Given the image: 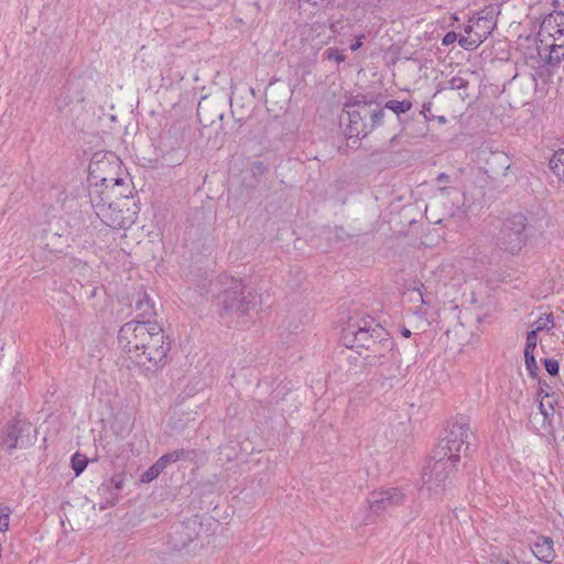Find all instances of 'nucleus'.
<instances>
[{"label": "nucleus", "mask_w": 564, "mask_h": 564, "mask_svg": "<svg viewBox=\"0 0 564 564\" xmlns=\"http://www.w3.org/2000/svg\"><path fill=\"white\" fill-rule=\"evenodd\" d=\"M497 15L498 12L495 6L481 9L469 19L468 24L464 29L465 33H473L482 43L497 26Z\"/></svg>", "instance_id": "14"}, {"label": "nucleus", "mask_w": 564, "mask_h": 564, "mask_svg": "<svg viewBox=\"0 0 564 564\" xmlns=\"http://www.w3.org/2000/svg\"><path fill=\"white\" fill-rule=\"evenodd\" d=\"M553 327H554L553 314L549 313V314H545L544 316L539 317L534 322V329L533 330L539 333V332H542V330H550Z\"/></svg>", "instance_id": "29"}, {"label": "nucleus", "mask_w": 564, "mask_h": 564, "mask_svg": "<svg viewBox=\"0 0 564 564\" xmlns=\"http://www.w3.org/2000/svg\"><path fill=\"white\" fill-rule=\"evenodd\" d=\"M534 556L544 563H551L555 557L553 541L546 536H540L531 547Z\"/></svg>", "instance_id": "19"}, {"label": "nucleus", "mask_w": 564, "mask_h": 564, "mask_svg": "<svg viewBox=\"0 0 564 564\" xmlns=\"http://www.w3.org/2000/svg\"><path fill=\"white\" fill-rule=\"evenodd\" d=\"M196 521H187L175 525L169 536V545L174 551L186 549L197 538Z\"/></svg>", "instance_id": "16"}, {"label": "nucleus", "mask_w": 564, "mask_h": 564, "mask_svg": "<svg viewBox=\"0 0 564 564\" xmlns=\"http://www.w3.org/2000/svg\"><path fill=\"white\" fill-rule=\"evenodd\" d=\"M510 167V159L505 152H490L485 162V172L492 178L506 175Z\"/></svg>", "instance_id": "18"}, {"label": "nucleus", "mask_w": 564, "mask_h": 564, "mask_svg": "<svg viewBox=\"0 0 564 564\" xmlns=\"http://www.w3.org/2000/svg\"><path fill=\"white\" fill-rule=\"evenodd\" d=\"M384 108L390 109L391 111H393L395 115L399 116L401 113H405L409 110H411L412 102L410 100L399 101V100L391 99L386 102Z\"/></svg>", "instance_id": "26"}, {"label": "nucleus", "mask_w": 564, "mask_h": 564, "mask_svg": "<svg viewBox=\"0 0 564 564\" xmlns=\"http://www.w3.org/2000/svg\"><path fill=\"white\" fill-rule=\"evenodd\" d=\"M538 344V333L531 330L527 334L524 355L534 354Z\"/></svg>", "instance_id": "35"}, {"label": "nucleus", "mask_w": 564, "mask_h": 564, "mask_svg": "<svg viewBox=\"0 0 564 564\" xmlns=\"http://www.w3.org/2000/svg\"><path fill=\"white\" fill-rule=\"evenodd\" d=\"M549 165L558 180L564 182V149H560L554 152L550 159Z\"/></svg>", "instance_id": "23"}, {"label": "nucleus", "mask_w": 564, "mask_h": 564, "mask_svg": "<svg viewBox=\"0 0 564 564\" xmlns=\"http://www.w3.org/2000/svg\"><path fill=\"white\" fill-rule=\"evenodd\" d=\"M172 139L174 138L175 140L173 142L170 143L171 148L174 149V148H178L182 145L183 141H184V138H183V134L181 132V129L177 128L176 126H172L165 133V135L163 137V139Z\"/></svg>", "instance_id": "30"}, {"label": "nucleus", "mask_w": 564, "mask_h": 564, "mask_svg": "<svg viewBox=\"0 0 564 564\" xmlns=\"http://www.w3.org/2000/svg\"><path fill=\"white\" fill-rule=\"evenodd\" d=\"M328 28L335 32V24H327L326 21H314L311 24H305L301 29L302 40L310 42L312 45L321 47L330 42L332 35L328 33Z\"/></svg>", "instance_id": "17"}, {"label": "nucleus", "mask_w": 564, "mask_h": 564, "mask_svg": "<svg viewBox=\"0 0 564 564\" xmlns=\"http://www.w3.org/2000/svg\"><path fill=\"white\" fill-rule=\"evenodd\" d=\"M193 454L194 451L181 448L162 455L156 462L164 470L169 464L176 463L181 459L189 458V456Z\"/></svg>", "instance_id": "22"}, {"label": "nucleus", "mask_w": 564, "mask_h": 564, "mask_svg": "<svg viewBox=\"0 0 564 564\" xmlns=\"http://www.w3.org/2000/svg\"><path fill=\"white\" fill-rule=\"evenodd\" d=\"M469 86V82L460 76H454L447 80L446 86L444 88L458 90L459 97L462 100H465L468 97L467 88Z\"/></svg>", "instance_id": "24"}, {"label": "nucleus", "mask_w": 564, "mask_h": 564, "mask_svg": "<svg viewBox=\"0 0 564 564\" xmlns=\"http://www.w3.org/2000/svg\"><path fill=\"white\" fill-rule=\"evenodd\" d=\"M70 93H72V88H67V91L65 93V96H61L59 99H58V108L62 109V107H67L68 104H69V99H70Z\"/></svg>", "instance_id": "42"}, {"label": "nucleus", "mask_w": 564, "mask_h": 564, "mask_svg": "<svg viewBox=\"0 0 564 564\" xmlns=\"http://www.w3.org/2000/svg\"><path fill=\"white\" fill-rule=\"evenodd\" d=\"M524 360H525L527 370L529 371L530 376L536 377V375L539 372V367L535 361L534 354L524 355Z\"/></svg>", "instance_id": "38"}, {"label": "nucleus", "mask_w": 564, "mask_h": 564, "mask_svg": "<svg viewBox=\"0 0 564 564\" xmlns=\"http://www.w3.org/2000/svg\"><path fill=\"white\" fill-rule=\"evenodd\" d=\"M323 57L328 61H333L336 64H340L346 59V55L343 53V51L338 50L337 47H328L324 53Z\"/></svg>", "instance_id": "32"}, {"label": "nucleus", "mask_w": 564, "mask_h": 564, "mask_svg": "<svg viewBox=\"0 0 564 564\" xmlns=\"http://www.w3.org/2000/svg\"><path fill=\"white\" fill-rule=\"evenodd\" d=\"M151 321H130L121 326L118 333V343L120 348L128 355L129 359L134 360L140 347L144 346L147 339H151Z\"/></svg>", "instance_id": "10"}, {"label": "nucleus", "mask_w": 564, "mask_h": 564, "mask_svg": "<svg viewBox=\"0 0 564 564\" xmlns=\"http://www.w3.org/2000/svg\"><path fill=\"white\" fill-rule=\"evenodd\" d=\"M340 341L347 348L365 349L364 359L369 366L399 361L393 337L370 316L349 317L341 330Z\"/></svg>", "instance_id": "1"}, {"label": "nucleus", "mask_w": 564, "mask_h": 564, "mask_svg": "<svg viewBox=\"0 0 564 564\" xmlns=\"http://www.w3.org/2000/svg\"><path fill=\"white\" fill-rule=\"evenodd\" d=\"M527 228L528 221L524 215L516 214L507 218L497 235V247L511 256L518 254L527 245L529 238Z\"/></svg>", "instance_id": "6"}, {"label": "nucleus", "mask_w": 564, "mask_h": 564, "mask_svg": "<svg viewBox=\"0 0 564 564\" xmlns=\"http://www.w3.org/2000/svg\"><path fill=\"white\" fill-rule=\"evenodd\" d=\"M459 459L446 455L443 451L433 452V463L423 473L422 479L429 491L438 492L451 484L452 477L457 470Z\"/></svg>", "instance_id": "7"}, {"label": "nucleus", "mask_w": 564, "mask_h": 564, "mask_svg": "<svg viewBox=\"0 0 564 564\" xmlns=\"http://www.w3.org/2000/svg\"><path fill=\"white\" fill-rule=\"evenodd\" d=\"M553 415L552 401L545 403L542 399L539 403V411L530 414L529 423L536 433L545 435L554 447H558L561 443H564V431L556 433L552 424Z\"/></svg>", "instance_id": "11"}, {"label": "nucleus", "mask_w": 564, "mask_h": 564, "mask_svg": "<svg viewBox=\"0 0 564 564\" xmlns=\"http://www.w3.org/2000/svg\"><path fill=\"white\" fill-rule=\"evenodd\" d=\"M11 509L7 506H0V532L9 530Z\"/></svg>", "instance_id": "36"}, {"label": "nucleus", "mask_w": 564, "mask_h": 564, "mask_svg": "<svg viewBox=\"0 0 564 564\" xmlns=\"http://www.w3.org/2000/svg\"><path fill=\"white\" fill-rule=\"evenodd\" d=\"M448 178H449V176L445 173H441L437 177L438 182H445V183L448 181Z\"/></svg>", "instance_id": "45"}, {"label": "nucleus", "mask_w": 564, "mask_h": 564, "mask_svg": "<svg viewBox=\"0 0 564 564\" xmlns=\"http://www.w3.org/2000/svg\"><path fill=\"white\" fill-rule=\"evenodd\" d=\"M538 55L547 64L556 65L564 58V13L546 15L538 32Z\"/></svg>", "instance_id": "2"}, {"label": "nucleus", "mask_w": 564, "mask_h": 564, "mask_svg": "<svg viewBox=\"0 0 564 564\" xmlns=\"http://www.w3.org/2000/svg\"><path fill=\"white\" fill-rule=\"evenodd\" d=\"M111 174H112V172L107 171V172H105V174H104V175H111Z\"/></svg>", "instance_id": "49"}, {"label": "nucleus", "mask_w": 564, "mask_h": 564, "mask_svg": "<svg viewBox=\"0 0 564 564\" xmlns=\"http://www.w3.org/2000/svg\"><path fill=\"white\" fill-rule=\"evenodd\" d=\"M384 117V110L378 108V105L373 104V109L370 116V120L366 127L364 128V137H366L369 132H371L375 128L379 127L382 123Z\"/></svg>", "instance_id": "25"}, {"label": "nucleus", "mask_w": 564, "mask_h": 564, "mask_svg": "<svg viewBox=\"0 0 564 564\" xmlns=\"http://www.w3.org/2000/svg\"><path fill=\"white\" fill-rule=\"evenodd\" d=\"M252 169L254 172H258V173H263L265 171V166L262 162L253 163Z\"/></svg>", "instance_id": "44"}, {"label": "nucleus", "mask_w": 564, "mask_h": 564, "mask_svg": "<svg viewBox=\"0 0 564 564\" xmlns=\"http://www.w3.org/2000/svg\"><path fill=\"white\" fill-rule=\"evenodd\" d=\"M45 238L47 240V242L45 243V248H47L51 252L59 251L61 243H58V241L62 239L61 235L55 234V232L46 234Z\"/></svg>", "instance_id": "34"}, {"label": "nucleus", "mask_w": 564, "mask_h": 564, "mask_svg": "<svg viewBox=\"0 0 564 564\" xmlns=\"http://www.w3.org/2000/svg\"><path fill=\"white\" fill-rule=\"evenodd\" d=\"M373 104V101L366 100L365 96H356L351 102L346 104L350 133L364 137V128L366 129L370 120Z\"/></svg>", "instance_id": "13"}, {"label": "nucleus", "mask_w": 564, "mask_h": 564, "mask_svg": "<svg viewBox=\"0 0 564 564\" xmlns=\"http://www.w3.org/2000/svg\"><path fill=\"white\" fill-rule=\"evenodd\" d=\"M87 463H88V460L85 455H82L79 453H76L75 455H73L72 467H73L76 476L80 475L85 470Z\"/></svg>", "instance_id": "33"}, {"label": "nucleus", "mask_w": 564, "mask_h": 564, "mask_svg": "<svg viewBox=\"0 0 564 564\" xmlns=\"http://www.w3.org/2000/svg\"><path fill=\"white\" fill-rule=\"evenodd\" d=\"M123 484H124V475L122 474H119V475H113L108 482H104L99 488H98V491L101 492H108L111 490V488L115 489V494L111 492V500L105 505V506H101L100 509H106L107 506H115L118 501V492L120 490H122L123 488Z\"/></svg>", "instance_id": "20"}, {"label": "nucleus", "mask_w": 564, "mask_h": 564, "mask_svg": "<svg viewBox=\"0 0 564 564\" xmlns=\"http://www.w3.org/2000/svg\"><path fill=\"white\" fill-rule=\"evenodd\" d=\"M397 139H398V135L392 137L390 140V143L393 145L394 143H397Z\"/></svg>", "instance_id": "47"}, {"label": "nucleus", "mask_w": 564, "mask_h": 564, "mask_svg": "<svg viewBox=\"0 0 564 564\" xmlns=\"http://www.w3.org/2000/svg\"><path fill=\"white\" fill-rule=\"evenodd\" d=\"M119 170L120 160L112 153L104 155L101 159L95 155L89 164V181L102 182V185L108 188L105 191L106 194L116 202L128 198L129 195V185L119 175Z\"/></svg>", "instance_id": "3"}, {"label": "nucleus", "mask_w": 564, "mask_h": 564, "mask_svg": "<svg viewBox=\"0 0 564 564\" xmlns=\"http://www.w3.org/2000/svg\"><path fill=\"white\" fill-rule=\"evenodd\" d=\"M90 182V188H89V199L91 200V194L95 189H97L100 198H102L105 205L113 204L116 200L112 197H109L108 194H106L105 191H108L106 186L102 185V182L97 183L96 181H89Z\"/></svg>", "instance_id": "27"}, {"label": "nucleus", "mask_w": 564, "mask_h": 564, "mask_svg": "<svg viewBox=\"0 0 564 564\" xmlns=\"http://www.w3.org/2000/svg\"><path fill=\"white\" fill-rule=\"evenodd\" d=\"M91 206L99 219L113 229H127L134 223V212L123 208L120 202L105 205L97 189L91 194Z\"/></svg>", "instance_id": "8"}, {"label": "nucleus", "mask_w": 564, "mask_h": 564, "mask_svg": "<svg viewBox=\"0 0 564 564\" xmlns=\"http://www.w3.org/2000/svg\"><path fill=\"white\" fill-rule=\"evenodd\" d=\"M150 329L154 330L151 334V339H147L144 346L140 347L133 362L145 370L153 371L166 364L170 343L158 323H152V328Z\"/></svg>", "instance_id": "5"}, {"label": "nucleus", "mask_w": 564, "mask_h": 564, "mask_svg": "<svg viewBox=\"0 0 564 564\" xmlns=\"http://www.w3.org/2000/svg\"><path fill=\"white\" fill-rule=\"evenodd\" d=\"M37 438V432L32 424L19 416H15L7 423L1 432L0 446L8 451L18 447L28 448L32 446Z\"/></svg>", "instance_id": "9"}, {"label": "nucleus", "mask_w": 564, "mask_h": 564, "mask_svg": "<svg viewBox=\"0 0 564 564\" xmlns=\"http://www.w3.org/2000/svg\"><path fill=\"white\" fill-rule=\"evenodd\" d=\"M163 471L162 467L155 462L151 467H149L142 475L141 481L144 484H149L153 481Z\"/></svg>", "instance_id": "31"}, {"label": "nucleus", "mask_w": 564, "mask_h": 564, "mask_svg": "<svg viewBox=\"0 0 564 564\" xmlns=\"http://www.w3.org/2000/svg\"><path fill=\"white\" fill-rule=\"evenodd\" d=\"M102 448L106 451V454L110 458H118L120 454V448L117 446H113V444L110 441H107L105 443H101Z\"/></svg>", "instance_id": "39"}, {"label": "nucleus", "mask_w": 564, "mask_h": 564, "mask_svg": "<svg viewBox=\"0 0 564 564\" xmlns=\"http://www.w3.org/2000/svg\"><path fill=\"white\" fill-rule=\"evenodd\" d=\"M135 310L138 317L141 318L140 321H150V318L155 315L154 304L145 292L139 294L135 302Z\"/></svg>", "instance_id": "21"}, {"label": "nucleus", "mask_w": 564, "mask_h": 564, "mask_svg": "<svg viewBox=\"0 0 564 564\" xmlns=\"http://www.w3.org/2000/svg\"><path fill=\"white\" fill-rule=\"evenodd\" d=\"M469 435V424L462 417L452 424L447 436L435 451H443L446 455L460 459V454L468 449Z\"/></svg>", "instance_id": "12"}, {"label": "nucleus", "mask_w": 564, "mask_h": 564, "mask_svg": "<svg viewBox=\"0 0 564 564\" xmlns=\"http://www.w3.org/2000/svg\"><path fill=\"white\" fill-rule=\"evenodd\" d=\"M544 367H545V370L551 375V376H556L558 373V361L555 360V359H545L544 360Z\"/></svg>", "instance_id": "40"}, {"label": "nucleus", "mask_w": 564, "mask_h": 564, "mask_svg": "<svg viewBox=\"0 0 564 564\" xmlns=\"http://www.w3.org/2000/svg\"><path fill=\"white\" fill-rule=\"evenodd\" d=\"M458 44L464 50L473 51L476 50L481 44V40L473 35V33H466V35H462L458 39Z\"/></svg>", "instance_id": "28"}, {"label": "nucleus", "mask_w": 564, "mask_h": 564, "mask_svg": "<svg viewBox=\"0 0 564 564\" xmlns=\"http://www.w3.org/2000/svg\"><path fill=\"white\" fill-rule=\"evenodd\" d=\"M200 108H202V104L199 102L198 104V109H197L198 112H199Z\"/></svg>", "instance_id": "50"}, {"label": "nucleus", "mask_w": 564, "mask_h": 564, "mask_svg": "<svg viewBox=\"0 0 564 564\" xmlns=\"http://www.w3.org/2000/svg\"><path fill=\"white\" fill-rule=\"evenodd\" d=\"M406 295L409 300L412 302H420L421 304H430V300L425 297L421 289H412L409 290Z\"/></svg>", "instance_id": "37"}, {"label": "nucleus", "mask_w": 564, "mask_h": 564, "mask_svg": "<svg viewBox=\"0 0 564 564\" xmlns=\"http://www.w3.org/2000/svg\"><path fill=\"white\" fill-rule=\"evenodd\" d=\"M217 302L223 316L245 315L256 307V295L241 280L229 278L225 282V289L218 294Z\"/></svg>", "instance_id": "4"}, {"label": "nucleus", "mask_w": 564, "mask_h": 564, "mask_svg": "<svg viewBox=\"0 0 564 564\" xmlns=\"http://www.w3.org/2000/svg\"><path fill=\"white\" fill-rule=\"evenodd\" d=\"M456 41H457V34L454 31H449L444 35V37L442 40V44L445 46H448Z\"/></svg>", "instance_id": "41"}, {"label": "nucleus", "mask_w": 564, "mask_h": 564, "mask_svg": "<svg viewBox=\"0 0 564 564\" xmlns=\"http://www.w3.org/2000/svg\"><path fill=\"white\" fill-rule=\"evenodd\" d=\"M83 100H84V97L80 94H78V101H83Z\"/></svg>", "instance_id": "48"}, {"label": "nucleus", "mask_w": 564, "mask_h": 564, "mask_svg": "<svg viewBox=\"0 0 564 564\" xmlns=\"http://www.w3.org/2000/svg\"><path fill=\"white\" fill-rule=\"evenodd\" d=\"M401 334H402L405 338H409V337L411 336V332H410V329H408V328H402Z\"/></svg>", "instance_id": "46"}, {"label": "nucleus", "mask_w": 564, "mask_h": 564, "mask_svg": "<svg viewBox=\"0 0 564 564\" xmlns=\"http://www.w3.org/2000/svg\"><path fill=\"white\" fill-rule=\"evenodd\" d=\"M403 501L404 494L399 488L394 487L373 491L367 499L369 509L376 514L392 510L401 506Z\"/></svg>", "instance_id": "15"}, {"label": "nucleus", "mask_w": 564, "mask_h": 564, "mask_svg": "<svg viewBox=\"0 0 564 564\" xmlns=\"http://www.w3.org/2000/svg\"><path fill=\"white\" fill-rule=\"evenodd\" d=\"M365 39V34H360L356 37V41L350 45L351 51H357L362 46V41Z\"/></svg>", "instance_id": "43"}]
</instances>
